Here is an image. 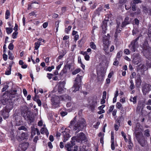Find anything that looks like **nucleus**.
Instances as JSON below:
<instances>
[{
	"instance_id": "nucleus-41",
	"label": "nucleus",
	"mask_w": 151,
	"mask_h": 151,
	"mask_svg": "<svg viewBox=\"0 0 151 151\" xmlns=\"http://www.w3.org/2000/svg\"><path fill=\"white\" fill-rule=\"evenodd\" d=\"M145 135L148 137L150 136V131L148 129L145 131Z\"/></svg>"
},
{
	"instance_id": "nucleus-58",
	"label": "nucleus",
	"mask_w": 151,
	"mask_h": 151,
	"mask_svg": "<svg viewBox=\"0 0 151 151\" xmlns=\"http://www.w3.org/2000/svg\"><path fill=\"white\" fill-rule=\"evenodd\" d=\"M106 92L104 91L103 93V96H102V98L103 99H106Z\"/></svg>"
},
{
	"instance_id": "nucleus-13",
	"label": "nucleus",
	"mask_w": 151,
	"mask_h": 151,
	"mask_svg": "<svg viewBox=\"0 0 151 151\" xmlns=\"http://www.w3.org/2000/svg\"><path fill=\"white\" fill-rule=\"evenodd\" d=\"M71 144L69 143H68L65 145V148H66L67 150L68 151H71V148L72 147L73 145H74L75 144V141L72 140L71 141Z\"/></svg>"
},
{
	"instance_id": "nucleus-28",
	"label": "nucleus",
	"mask_w": 151,
	"mask_h": 151,
	"mask_svg": "<svg viewBox=\"0 0 151 151\" xmlns=\"http://www.w3.org/2000/svg\"><path fill=\"white\" fill-rule=\"evenodd\" d=\"M21 137L20 138L21 139H26L28 136L27 134L23 133H22L21 135Z\"/></svg>"
},
{
	"instance_id": "nucleus-10",
	"label": "nucleus",
	"mask_w": 151,
	"mask_h": 151,
	"mask_svg": "<svg viewBox=\"0 0 151 151\" xmlns=\"http://www.w3.org/2000/svg\"><path fill=\"white\" fill-rule=\"evenodd\" d=\"M28 147V145L27 143H23L19 145L18 151H25L27 149Z\"/></svg>"
},
{
	"instance_id": "nucleus-12",
	"label": "nucleus",
	"mask_w": 151,
	"mask_h": 151,
	"mask_svg": "<svg viewBox=\"0 0 151 151\" xmlns=\"http://www.w3.org/2000/svg\"><path fill=\"white\" fill-rule=\"evenodd\" d=\"M82 78V76H80L79 75H78L74 81V84H75L76 83V84H77L79 86H81Z\"/></svg>"
},
{
	"instance_id": "nucleus-50",
	"label": "nucleus",
	"mask_w": 151,
	"mask_h": 151,
	"mask_svg": "<svg viewBox=\"0 0 151 151\" xmlns=\"http://www.w3.org/2000/svg\"><path fill=\"white\" fill-rule=\"evenodd\" d=\"M38 125L39 126H42L43 125V122L42 120L40 121L39 122H38Z\"/></svg>"
},
{
	"instance_id": "nucleus-21",
	"label": "nucleus",
	"mask_w": 151,
	"mask_h": 151,
	"mask_svg": "<svg viewBox=\"0 0 151 151\" xmlns=\"http://www.w3.org/2000/svg\"><path fill=\"white\" fill-rule=\"evenodd\" d=\"M29 112L28 111H26L25 112H23L22 113V115L23 116V117L25 118L26 119L27 118L28 119L30 116L29 115Z\"/></svg>"
},
{
	"instance_id": "nucleus-54",
	"label": "nucleus",
	"mask_w": 151,
	"mask_h": 151,
	"mask_svg": "<svg viewBox=\"0 0 151 151\" xmlns=\"http://www.w3.org/2000/svg\"><path fill=\"white\" fill-rule=\"evenodd\" d=\"M111 142V149L112 150H114L115 149L114 142Z\"/></svg>"
},
{
	"instance_id": "nucleus-30",
	"label": "nucleus",
	"mask_w": 151,
	"mask_h": 151,
	"mask_svg": "<svg viewBox=\"0 0 151 151\" xmlns=\"http://www.w3.org/2000/svg\"><path fill=\"white\" fill-rule=\"evenodd\" d=\"M10 15V13L9 10H7L5 13V18L6 19H8Z\"/></svg>"
},
{
	"instance_id": "nucleus-35",
	"label": "nucleus",
	"mask_w": 151,
	"mask_h": 151,
	"mask_svg": "<svg viewBox=\"0 0 151 151\" xmlns=\"http://www.w3.org/2000/svg\"><path fill=\"white\" fill-rule=\"evenodd\" d=\"M80 71L81 69L80 68L77 69L72 72V74L73 75H75L80 72Z\"/></svg>"
},
{
	"instance_id": "nucleus-29",
	"label": "nucleus",
	"mask_w": 151,
	"mask_h": 151,
	"mask_svg": "<svg viewBox=\"0 0 151 151\" xmlns=\"http://www.w3.org/2000/svg\"><path fill=\"white\" fill-rule=\"evenodd\" d=\"M6 32L7 34H11L13 31V29L11 27H6Z\"/></svg>"
},
{
	"instance_id": "nucleus-23",
	"label": "nucleus",
	"mask_w": 151,
	"mask_h": 151,
	"mask_svg": "<svg viewBox=\"0 0 151 151\" xmlns=\"http://www.w3.org/2000/svg\"><path fill=\"white\" fill-rule=\"evenodd\" d=\"M89 45L91 48L93 50H95L96 48V46L94 43L91 42L90 43Z\"/></svg>"
},
{
	"instance_id": "nucleus-11",
	"label": "nucleus",
	"mask_w": 151,
	"mask_h": 151,
	"mask_svg": "<svg viewBox=\"0 0 151 151\" xmlns=\"http://www.w3.org/2000/svg\"><path fill=\"white\" fill-rule=\"evenodd\" d=\"M150 86L148 84H146L143 87L142 89V91L143 93L145 95L146 93L150 91Z\"/></svg>"
},
{
	"instance_id": "nucleus-14",
	"label": "nucleus",
	"mask_w": 151,
	"mask_h": 151,
	"mask_svg": "<svg viewBox=\"0 0 151 151\" xmlns=\"http://www.w3.org/2000/svg\"><path fill=\"white\" fill-rule=\"evenodd\" d=\"M59 97L60 98V101H68L70 100L71 99V97L67 94L60 96Z\"/></svg>"
},
{
	"instance_id": "nucleus-46",
	"label": "nucleus",
	"mask_w": 151,
	"mask_h": 151,
	"mask_svg": "<svg viewBox=\"0 0 151 151\" xmlns=\"http://www.w3.org/2000/svg\"><path fill=\"white\" fill-rule=\"evenodd\" d=\"M19 130H23L24 131H26L27 129L24 126H22L19 127L18 128Z\"/></svg>"
},
{
	"instance_id": "nucleus-43",
	"label": "nucleus",
	"mask_w": 151,
	"mask_h": 151,
	"mask_svg": "<svg viewBox=\"0 0 151 151\" xmlns=\"http://www.w3.org/2000/svg\"><path fill=\"white\" fill-rule=\"evenodd\" d=\"M72 110H73L76 109L77 107V105L75 103L72 102Z\"/></svg>"
},
{
	"instance_id": "nucleus-45",
	"label": "nucleus",
	"mask_w": 151,
	"mask_h": 151,
	"mask_svg": "<svg viewBox=\"0 0 151 151\" xmlns=\"http://www.w3.org/2000/svg\"><path fill=\"white\" fill-rule=\"evenodd\" d=\"M8 86L7 85H5L4 86V87L2 89V91L4 92L8 88Z\"/></svg>"
},
{
	"instance_id": "nucleus-20",
	"label": "nucleus",
	"mask_w": 151,
	"mask_h": 151,
	"mask_svg": "<svg viewBox=\"0 0 151 151\" xmlns=\"http://www.w3.org/2000/svg\"><path fill=\"white\" fill-rule=\"evenodd\" d=\"M80 86L76 84V83L74 84L73 87L71 88L72 91L73 92H76L77 91H78Z\"/></svg>"
},
{
	"instance_id": "nucleus-26",
	"label": "nucleus",
	"mask_w": 151,
	"mask_h": 151,
	"mask_svg": "<svg viewBox=\"0 0 151 151\" xmlns=\"http://www.w3.org/2000/svg\"><path fill=\"white\" fill-rule=\"evenodd\" d=\"M97 104V101L96 98H94L92 100L91 105L93 107L96 106Z\"/></svg>"
},
{
	"instance_id": "nucleus-61",
	"label": "nucleus",
	"mask_w": 151,
	"mask_h": 151,
	"mask_svg": "<svg viewBox=\"0 0 151 151\" xmlns=\"http://www.w3.org/2000/svg\"><path fill=\"white\" fill-rule=\"evenodd\" d=\"M18 120L17 119H16V121L17 122L16 124L17 125L19 126L21 125L22 123V121L21 120H19V122H17Z\"/></svg>"
},
{
	"instance_id": "nucleus-39",
	"label": "nucleus",
	"mask_w": 151,
	"mask_h": 151,
	"mask_svg": "<svg viewBox=\"0 0 151 151\" xmlns=\"http://www.w3.org/2000/svg\"><path fill=\"white\" fill-rule=\"evenodd\" d=\"M71 28V26H68L67 28H66L65 29V32L67 33H68Z\"/></svg>"
},
{
	"instance_id": "nucleus-57",
	"label": "nucleus",
	"mask_w": 151,
	"mask_h": 151,
	"mask_svg": "<svg viewBox=\"0 0 151 151\" xmlns=\"http://www.w3.org/2000/svg\"><path fill=\"white\" fill-rule=\"evenodd\" d=\"M65 67L67 69L69 70L71 68V65L70 64H66L65 65Z\"/></svg>"
},
{
	"instance_id": "nucleus-47",
	"label": "nucleus",
	"mask_w": 151,
	"mask_h": 151,
	"mask_svg": "<svg viewBox=\"0 0 151 151\" xmlns=\"http://www.w3.org/2000/svg\"><path fill=\"white\" fill-rule=\"evenodd\" d=\"M52 76L53 75L51 73H48L47 74V77L50 80L51 79Z\"/></svg>"
},
{
	"instance_id": "nucleus-60",
	"label": "nucleus",
	"mask_w": 151,
	"mask_h": 151,
	"mask_svg": "<svg viewBox=\"0 0 151 151\" xmlns=\"http://www.w3.org/2000/svg\"><path fill=\"white\" fill-rule=\"evenodd\" d=\"M136 58H134L133 59V62L135 63V64H138V63L140 62V61H139V59L138 60V61H136Z\"/></svg>"
},
{
	"instance_id": "nucleus-48",
	"label": "nucleus",
	"mask_w": 151,
	"mask_h": 151,
	"mask_svg": "<svg viewBox=\"0 0 151 151\" xmlns=\"http://www.w3.org/2000/svg\"><path fill=\"white\" fill-rule=\"evenodd\" d=\"M124 52L125 54L127 55L130 54V51L129 50L127 49H126L124 50Z\"/></svg>"
},
{
	"instance_id": "nucleus-42",
	"label": "nucleus",
	"mask_w": 151,
	"mask_h": 151,
	"mask_svg": "<svg viewBox=\"0 0 151 151\" xmlns=\"http://www.w3.org/2000/svg\"><path fill=\"white\" fill-rule=\"evenodd\" d=\"M8 47L9 50H12L14 49V45L12 43H11L9 45Z\"/></svg>"
},
{
	"instance_id": "nucleus-15",
	"label": "nucleus",
	"mask_w": 151,
	"mask_h": 151,
	"mask_svg": "<svg viewBox=\"0 0 151 151\" xmlns=\"http://www.w3.org/2000/svg\"><path fill=\"white\" fill-rule=\"evenodd\" d=\"M40 132L42 134H45L47 136H48L49 135V132L46 128L45 127V124H43V127L42 128Z\"/></svg>"
},
{
	"instance_id": "nucleus-9",
	"label": "nucleus",
	"mask_w": 151,
	"mask_h": 151,
	"mask_svg": "<svg viewBox=\"0 0 151 151\" xmlns=\"http://www.w3.org/2000/svg\"><path fill=\"white\" fill-rule=\"evenodd\" d=\"M139 39V37L137 38L135 40L133 41L131 43L130 45L129 46V47L130 50L133 52H134L136 50V48L137 47V41Z\"/></svg>"
},
{
	"instance_id": "nucleus-56",
	"label": "nucleus",
	"mask_w": 151,
	"mask_h": 151,
	"mask_svg": "<svg viewBox=\"0 0 151 151\" xmlns=\"http://www.w3.org/2000/svg\"><path fill=\"white\" fill-rule=\"evenodd\" d=\"M7 55L5 53L3 55V58L4 60L6 61L7 60Z\"/></svg>"
},
{
	"instance_id": "nucleus-22",
	"label": "nucleus",
	"mask_w": 151,
	"mask_h": 151,
	"mask_svg": "<svg viewBox=\"0 0 151 151\" xmlns=\"http://www.w3.org/2000/svg\"><path fill=\"white\" fill-rule=\"evenodd\" d=\"M37 128H35L34 127H31V136L33 137L36 134Z\"/></svg>"
},
{
	"instance_id": "nucleus-6",
	"label": "nucleus",
	"mask_w": 151,
	"mask_h": 151,
	"mask_svg": "<svg viewBox=\"0 0 151 151\" xmlns=\"http://www.w3.org/2000/svg\"><path fill=\"white\" fill-rule=\"evenodd\" d=\"M122 22V18L118 19L116 20V32L114 35V37L115 38L117 37V34L120 32L122 28L121 22Z\"/></svg>"
},
{
	"instance_id": "nucleus-7",
	"label": "nucleus",
	"mask_w": 151,
	"mask_h": 151,
	"mask_svg": "<svg viewBox=\"0 0 151 151\" xmlns=\"http://www.w3.org/2000/svg\"><path fill=\"white\" fill-rule=\"evenodd\" d=\"M60 101V98L59 96H55L52 97L51 99V102L53 106L55 108L59 106Z\"/></svg>"
},
{
	"instance_id": "nucleus-31",
	"label": "nucleus",
	"mask_w": 151,
	"mask_h": 151,
	"mask_svg": "<svg viewBox=\"0 0 151 151\" xmlns=\"http://www.w3.org/2000/svg\"><path fill=\"white\" fill-rule=\"evenodd\" d=\"M8 69H9V70H6L5 73V74L7 75H9L10 74H11V66L10 65Z\"/></svg>"
},
{
	"instance_id": "nucleus-4",
	"label": "nucleus",
	"mask_w": 151,
	"mask_h": 151,
	"mask_svg": "<svg viewBox=\"0 0 151 151\" xmlns=\"http://www.w3.org/2000/svg\"><path fill=\"white\" fill-rule=\"evenodd\" d=\"M104 50L106 52L108 51L109 45V40L110 39L109 34H107V36L106 35L103 36Z\"/></svg>"
},
{
	"instance_id": "nucleus-1",
	"label": "nucleus",
	"mask_w": 151,
	"mask_h": 151,
	"mask_svg": "<svg viewBox=\"0 0 151 151\" xmlns=\"http://www.w3.org/2000/svg\"><path fill=\"white\" fill-rule=\"evenodd\" d=\"M86 126V122L84 118L80 117L77 119L76 116H75L70 121L69 127L71 128L73 127V130H77V132L82 130Z\"/></svg>"
},
{
	"instance_id": "nucleus-36",
	"label": "nucleus",
	"mask_w": 151,
	"mask_h": 151,
	"mask_svg": "<svg viewBox=\"0 0 151 151\" xmlns=\"http://www.w3.org/2000/svg\"><path fill=\"white\" fill-rule=\"evenodd\" d=\"M137 98L136 96H134L133 97H131L130 99V101H131L134 104L136 102Z\"/></svg>"
},
{
	"instance_id": "nucleus-51",
	"label": "nucleus",
	"mask_w": 151,
	"mask_h": 151,
	"mask_svg": "<svg viewBox=\"0 0 151 151\" xmlns=\"http://www.w3.org/2000/svg\"><path fill=\"white\" fill-rule=\"evenodd\" d=\"M143 9L145 12H147L148 13H150L151 12V11L148 10V9L147 10V8L145 7H143Z\"/></svg>"
},
{
	"instance_id": "nucleus-27",
	"label": "nucleus",
	"mask_w": 151,
	"mask_h": 151,
	"mask_svg": "<svg viewBox=\"0 0 151 151\" xmlns=\"http://www.w3.org/2000/svg\"><path fill=\"white\" fill-rule=\"evenodd\" d=\"M35 50H37L38 49L40 45H41V43L40 42L38 41L35 43Z\"/></svg>"
},
{
	"instance_id": "nucleus-55",
	"label": "nucleus",
	"mask_w": 151,
	"mask_h": 151,
	"mask_svg": "<svg viewBox=\"0 0 151 151\" xmlns=\"http://www.w3.org/2000/svg\"><path fill=\"white\" fill-rule=\"evenodd\" d=\"M63 63H60V64L58 65L56 67V69L58 70H59L61 68L62 65H63Z\"/></svg>"
},
{
	"instance_id": "nucleus-8",
	"label": "nucleus",
	"mask_w": 151,
	"mask_h": 151,
	"mask_svg": "<svg viewBox=\"0 0 151 151\" xmlns=\"http://www.w3.org/2000/svg\"><path fill=\"white\" fill-rule=\"evenodd\" d=\"M66 82L65 81H60L58 85V92L60 93H63L66 90L64 88V86Z\"/></svg>"
},
{
	"instance_id": "nucleus-19",
	"label": "nucleus",
	"mask_w": 151,
	"mask_h": 151,
	"mask_svg": "<svg viewBox=\"0 0 151 151\" xmlns=\"http://www.w3.org/2000/svg\"><path fill=\"white\" fill-rule=\"evenodd\" d=\"M80 54L84 55L85 59L87 60L88 61L90 60V56L86 53V52L82 51L80 52Z\"/></svg>"
},
{
	"instance_id": "nucleus-44",
	"label": "nucleus",
	"mask_w": 151,
	"mask_h": 151,
	"mask_svg": "<svg viewBox=\"0 0 151 151\" xmlns=\"http://www.w3.org/2000/svg\"><path fill=\"white\" fill-rule=\"evenodd\" d=\"M122 52L121 51L118 52L116 55V58H119L122 55Z\"/></svg>"
},
{
	"instance_id": "nucleus-25",
	"label": "nucleus",
	"mask_w": 151,
	"mask_h": 151,
	"mask_svg": "<svg viewBox=\"0 0 151 151\" xmlns=\"http://www.w3.org/2000/svg\"><path fill=\"white\" fill-rule=\"evenodd\" d=\"M129 145H128V147L129 149H131L133 146V144L131 142V138L130 137H129Z\"/></svg>"
},
{
	"instance_id": "nucleus-33",
	"label": "nucleus",
	"mask_w": 151,
	"mask_h": 151,
	"mask_svg": "<svg viewBox=\"0 0 151 151\" xmlns=\"http://www.w3.org/2000/svg\"><path fill=\"white\" fill-rule=\"evenodd\" d=\"M68 69H67L64 66L63 69L61 70V74L62 73V74H63L64 73H67L68 72Z\"/></svg>"
},
{
	"instance_id": "nucleus-5",
	"label": "nucleus",
	"mask_w": 151,
	"mask_h": 151,
	"mask_svg": "<svg viewBox=\"0 0 151 151\" xmlns=\"http://www.w3.org/2000/svg\"><path fill=\"white\" fill-rule=\"evenodd\" d=\"M86 139L85 134L82 132L78 134L76 137H73L71 138L72 140L75 141L76 140L78 142H80L83 140H85Z\"/></svg>"
},
{
	"instance_id": "nucleus-17",
	"label": "nucleus",
	"mask_w": 151,
	"mask_h": 151,
	"mask_svg": "<svg viewBox=\"0 0 151 151\" xmlns=\"http://www.w3.org/2000/svg\"><path fill=\"white\" fill-rule=\"evenodd\" d=\"M102 29L104 33H105L107 30V21L105 20L103 22L101 26Z\"/></svg>"
},
{
	"instance_id": "nucleus-52",
	"label": "nucleus",
	"mask_w": 151,
	"mask_h": 151,
	"mask_svg": "<svg viewBox=\"0 0 151 151\" xmlns=\"http://www.w3.org/2000/svg\"><path fill=\"white\" fill-rule=\"evenodd\" d=\"M136 76V73L135 72H133L131 74V76H130V78L131 79L133 78H134L135 76Z\"/></svg>"
},
{
	"instance_id": "nucleus-64",
	"label": "nucleus",
	"mask_w": 151,
	"mask_h": 151,
	"mask_svg": "<svg viewBox=\"0 0 151 151\" xmlns=\"http://www.w3.org/2000/svg\"><path fill=\"white\" fill-rule=\"evenodd\" d=\"M48 145L50 148H52L53 147L52 143L51 142H49L48 143Z\"/></svg>"
},
{
	"instance_id": "nucleus-18",
	"label": "nucleus",
	"mask_w": 151,
	"mask_h": 151,
	"mask_svg": "<svg viewBox=\"0 0 151 151\" xmlns=\"http://www.w3.org/2000/svg\"><path fill=\"white\" fill-rule=\"evenodd\" d=\"M137 69L138 70H141L143 71H145L147 69V68L145 65L142 64H140L138 65L137 68Z\"/></svg>"
},
{
	"instance_id": "nucleus-16",
	"label": "nucleus",
	"mask_w": 151,
	"mask_h": 151,
	"mask_svg": "<svg viewBox=\"0 0 151 151\" xmlns=\"http://www.w3.org/2000/svg\"><path fill=\"white\" fill-rule=\"evenodd\" d=\"M129 17H127L125 18L124 19V21L121 22V27H123L126 26L127 24L129 23L130 21H129Z\"/></svg>"
},
{
	"instance_id": "nucleus-40",
	"label": "nucleus",
	"mask_w": 151,
	"mask_h": 151,
	"mask_svg": "<svg viewBox=\"0 0 151 151\" xmlns=\"http://www.w3.org/2000/svg\"><path fill=\"white\" fill-rule=\"evenodd\" d=\"M54 68V66H52L51 67H48L46 69V71L50 72Z\"/></svg>"
},
{
	"instance_id": "nucleus-59",
	"label": "nucleus",
	"mask_w": 151,
	"mask_h": 151,
	"mask_svg": "<svg viewBox=\"0 0 151 151\" xmlns=\"http://www.w3.org/2000/svg\"><path fill=\"white\" fill-rule=\"evenodd\" d=\"M72 102H68L66 104V106L67 107H69L70 106H72Z\"/></svg>"
},
{
	"instance_id": "nucleus-49",
	"label": "nucleus",
	"mask_w": 151,
	"mask_h": 151,
	"mask_svg": "<svg viewBox=\"0 0 151 151\" xmlns=\"http://www.w3.org/2000/svg\"><path fill=\"white\" fill-rule=\"evenodd\" d=\"M114 107V105H111L109 107V112H111L113 110Z\"/></svg>"
},
{
	"instance_id": "nucleus-3",
	"label": "nucleus",
	"mask_w": 151,
	"mask_h": 151,
	"mask_svg": "<svg viewBox=\"0 0 151 151\" xmlns=\"http://www.w3.org/2000/svg\"><path fill=\"white\" fill-rule=\"evenodd\" d=\"M60 131L63 135L64 137L63 142H65L68 140V138L71 137L70 134V130L67 128L63 127L61 128V129Z\"/></svg>"
},
{
	"instance_id": "nucleus-32",
	"label": "nucleus",
	"mask_w": 151,
	"mask_h": 151,
	"mask_svg": "<svg viewBox=\"0 0 151 151\" xmlns=\"http://www.w3.org/2000/svg\"><path fill=\"white\" fill-rule=\"evenodd\" d=\"M116 107L119 109L122 110L123 109V107L122 105L120 103L118 102L116 104Z\"/></svg>"
},
{
	"instance_id": "nucleus-38",
	"label": "nucleus",
	"mask_w": 151,
	"mask_h": 151,
	"mask_svg": "<svg viewBox=\"0 0 151 151\" xmlns=\"http://www.w3.org/2000/svg\"><path fill=\"white\" fill-rule=\"evenodd\" d=\"M18 32L17 31H15L13 33L12 37L13 39H15L17 38V35L18 34Z\"/></svg>"
},
{
	"instance_id": "nucleus-2",
	"label": "nucleus",
	"mask_w": 151,
	"mask_h": 151,
	"mask_svg": "<svg viewBox=\"0 0 151 151\" xmlns=\"http://www.w3.org/2000/svg\"><path fill=\"white\" fill-rule=\"evenodd\" d=\"M12 108L13 106L12 104L10 105H7L5 108L1 111V115L4 119H5L8 118L9 115V113Z\"/></svg>"
},
{
	"instance_id": "nucleus-53",
	"label": "nucleus",
	"mask_w": 151,
	"mask_h": 151,
	"mask_svg": "<svg viewBox=\"0 0 151 151\" xmlns=\"http://www.w3.org/2000/svg\"><path fill=\"white\" fill-rule=\"evenodd\" d=\"M60 114L62 116H63L67 114V112L66 111H62L60 112Z\"/></svg>"
},
{
	"instance_id": "nucleus-37",
	"label": "nucleus",
	"mask_w": 151,
	"mask_h": 151,
	"mask_svg": "<svg viewBox=\"0 0 151 151\" xmlns=\"http://www.w3.org/2000/svg\"><path fill=\"white\" fill-rule=\"evenodd\" d=\"M130 88L132 90L134 88V84L133 81L132 80H130Z\"/></svg>"
},
{
	"instance_id": "nucleus-24",
	"label": "nucleus",
	"mask_w": 151,
	"mask_h": 151,
	"mask_svg": "<svg viewBox=\"0 0 151 151\" xmlns=\"http://www.w3.org/2000/svg\"><path fill=\"white\" fill-rule=\"evenodd\" d=\"M141 2V1L140 0H134L131 2V6H135L136 4Z\"/></svg>"
},
{
	"instance_id": "nucleus-34",
	"label": "nucleus",
	"mask_w": 151,
	"mask_h": 151,
	"mask_svg": "<svg viewBox=\"0 0 151 151\" xmlns=\"http://www.w3.org/2000/svg\"><path fill=\"white\" fill-rule=\"evenodd\" d=\"M8 55H9V58L11 60H12L14 58V56L12 53H11L10 51H8Z\"/></svg>"
},
{
	"instance_id": "nucleus-62",
	"label": "nucleus",
	"mask_w": 151,
	"mask_h": 151,
	"mask_svg": "<svg viewBox=\"0 0 151 151\" xmlns=\"http://www.w3.org/2000/svg\"><path fill=\"white\" fill-rule=\"evenodd\" d=\"M23 93L25 96H26L27 95V91L25 89H23Z\"/></svg>"
},
{
	"instance_id": "nucleus-63",
	"label": "nucleus",
	"mask_w": 151,
	"mask_h": 151,
	"mask_svg": "<svg viewBox=\"0 0 151 151\" xmlns=\"http://www.w3.org/2000/svg\"><path fill=\"white\" fill-rule=\"evenodd\" d=\"M36 12H32L31 13H29V15L30 16L35 15V17L36 15L35 14Z\"/></svg>"
}]
</instances>
